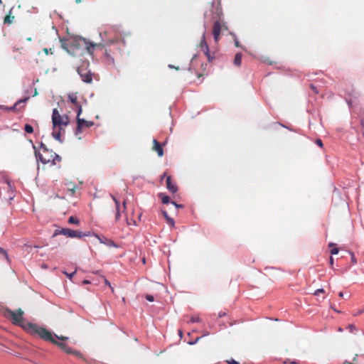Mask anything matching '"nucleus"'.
<instances>
[{
	"mask_svg": "<svg viewBox=\"0 0 364 364\" xmlns=\"http://www.w3.org/2000/svg\"><path fill=\"white\" fill-rule=\"evenodd\" d=\"M27 329L31 333H36L38 334L41 338L50 341L51 343L56 344L63 351L68 353H72L77 356H80V353L74 350L73 348L69 347L67 344L58 342L55 340V338L61 341H66L68 339V337L64 336H58L55 333L49 331L46 328L41 327L36 323H28L27 324Z\"/></svg>",
	"mask_w": 364,
	"mask_h": 364,
	"instance_id": "f257e3e1",
	"label": "nucleus"
},
{
	"mask_svg": "<svg viewBox=\"0 0 364 364\" xmlns=\"http://www.w3.org/2000/svg\"><path fill=\"white\" fill-rule=\"evenodd\" d=\"M97 46V44L82 37L74 38L70 42V47L73 50H86L90 55L93 53L94 48Z\"/></svg>",
	"mask_w": 364,
	"mask_h": 364,
	"instance_id": "f03ea898",
	"label": "nucleus"
},
{
	"mask_svg": "<svg viewBox=\"0 0 364 364\" xmlns=\"http://www.w3.org/2000/svg\"><path fill=\"white\" fill-rule=\"evenodd\" d=\"M23 311L21 309L16 311H12L11 309H6L5 311V316L10 319L12 323L19 326H23Z\"/></svg>",
	"mask_w": 364,
	"mask_h": 364,
	"instance_id": "7ed1b4c3",
	"label": "nucleus"
},
{
	"mask_svg": "<svg viewBox=\"0 0 364 364\" xmlns=\"http://www.w3.org/2000/svg\"><path fill=\"white\" fill-rule=\"evenodd\" d=\"M63 118L64 117L60 114L57 108L53 109L52 112L53 128L55 129L60 126H67L69 123L68 117L66 115L65 116L66 122H64Z\"/></svg>",
	"mask_w": 364,
	"mask_h": 364,
	"instance_id": "20e7f679",
	"label": "nucleus"
},
{
	"mask_svg": "<svg viewBox=\"0 0 364 364\" xmlns=\"http://www.w3.org/2000/svg\"><path fill=\"white\" fill-rule=\"evenodd\" d=\"M60 232H62V235L68 236L71 238H74V237L81 238L82 237L90 236L91 235L90 232H78L76 230H71L70 228H61Z\"/></svg>",
	"mask_w": 364,
	"mask_h": 364,
	"instance_id": "39448f33",
	"label": "nucleus"
},
{
	"mask_svg": "<svg viewBox=\"0 0 364 364\" xmlns=\"http://www.w3.org/2000/svg\"><path fill=\"white\" fill-rule=\"evenodd\" d=\"M77 71L84 82L91 83L92 82V77L90 70H87V69L83 67H79L77 68Z\"/></svg>",
	"mask_w": 364,
	"mask_h": 364,
	"instance_id": "423d86ee",
	"label": "nucleus"
},
{
	"mask_svg": "<svg viewBox=\"0 0 364 364\" xmlns=\"http://www.w3.org/2000/svg\"><path fill=\"white\" fill-rule=\"evenodd\" d=\"M204 27L205 28V26H204ZM201 49L203 50L205 55L208 58V60L209 62L212 61L213 59H214V55H211L210 53V50H209V47L208 46V43L205 41V30L204 31L203 35H202V39H201V42H200V45Z\"/></svg>",
	"mask_w": 364,
	"mask_h": 364,
	"instance_id": "0eeeda50",
	"label": "nucleus"
},
{
	"mask_svg": "<svg viewBox=\"0 0 364 364\" xmlns=\"http://www.w3.org/2000/svg\"><path fill=\"white\" fill-rule=\"evenodd\" d=\"M33 148L35 149V155L37 161H40L43 164H47L51 161L53 156H50V154H42L36 150L35 146H33Z\"/></svg>",
	"mask_w": 364,
	"mask_h": 364,
	"instance_id": "6e6552de",
	"label": "nucleus"
},
{
	"mask_svg": "<svg viewBox=\"0 0 364 364\" xmlns=\"http://www.w3.org/2000/svg\"><path fill=\"white\" fill-rule=\"evenodd\" d=\"M95 236L99 240L100 243L105 245L107 247H118L119 246L112 240L107 239L105 237H100L99 235L95 234Z\"/></svg>",
	"mask_w": 364,
	"mask_h": 364,
	"instance_id": "1a4fd4ad",
	"label": "nucleus"
},
{
	"mask_svg": "<svg viewBox=\"0 0 364 364\" xmlns=\"http://www.w3.org/2000/svg\"><path fill=\"white\" fill-rule=\"evenodd\" d=\"M221 31V25L218 21H216L213 23V35L215 42L218 41L219 36Z\"/></svg>",
	"mask_w": 364,
	"mask_h": 364,
	"instance_id": "9d476101",
	"label": "nucleus"
},
{
	"mask_svg": "<svg viewBox=\"0 0 364 364\" xmlns=\"http://www.w3.org/2000/svg\"><path fill=\"white\" fill-rule=\"evenodd\" d=\"M166 188L172 193H176L178 191V187L171 181V176L166 178Z\"/></svg>",
	"mask_w": 364,
	"mask_h": 364,
	"instance_id": "9b49d317",
	"label": "nucleus"
},
{
	"mask_svg": "<svg viewBox=\"0 0 364 364\" xmlns=\"http://www.w3.org/2000/svg\"><path fill=\"white\" fill-rule=\"evenodd\" d=\"M29 99V97H25L24 99L18 100L16 102V103L11 106L9 107V108H6V111H15L17 109V106L20 105L21 103H25Z\"/></svg>",
	"mask_w": 364,
	"mask_h": 364,
	"instance_id": "f8f14e48",
	"label": "nucleus"
},
{
	"mask_svg": "<svg viewBox=\"0 0 364 364\" xmlns=\"http://www.w3.org/2000/svg\"><path fill=\"white\" fill-rule=\"evenodd\" d=\"M153 143L154 145V149L158 154L159 156H162L164 155V150L162 149V146L159 142H158L156 139L153 140Z\"/></svg>",
	"mask_w": 364,
	"mask_h": 364,
	"instance_id": "ddd939ff",
	"label": "nucleus"
},
{
	"mask_svg": "<svg viewBox=\"0 0 364 364\" xmlns=\"http://www.w3.org/2000/svg\"><path fill=\"white\" fill-rule=\"evenodd\" d=\"M77 123H80L82 127H90L94 125V122L92 121H87L82 118H77Z\"/></svg>",
	"mask_w": 364,
	"mask_h": 364,
	"instance_id": "4468645a",
	"label": "nucleus"
},
{
	"mask_svg": "<svg viewBox=\"0 0 364 364\" xmlns=\"http://www.w3.org/2000/svg\"><path fill=\"white\" fill-rule=\"evenodd\" d=\"M159 197L161 198L163 204H168L171 203L169 196L164 193H159Z\"/></svg>",
	"mask_w": 364,
	"mask_h": 364,
	"instance_id": "2eb2a0df",
	"label": "nucleus"
},
{
	"mask_svg": "<svg viewBox=\"0 0 364 364\" xmlns=\"http://www.w3.org/2000/svg\"><path fill=\"white\" fill-rule=\"evenodd\" d=\"M105 57L106 58V60L107 61V63L114 65V58L110 55V53L106 50L105 53Z\"/></svg>",
	"mask_w": 364,
	"mask_h": 364,
	"instance_id": "dca6fc26",
	"label": "nucleus"
},
{
	"mask_svg": "<svg viewBox=\"0 0 364 364\" xmlns=\"http://www.w3.org/2000/svg\"><path fill=\"white\" fill-rule=\"evenodd\" d=\"M233 63L237 66H240L241 65V63H242V53H236Z\"/></svg>",
	"mask_w": 364,
	"mask_h": 364,
	"instance_id": "f3484780",
	"label": "nucleus"
},
{
	"mask_svg": "<svg viewBox=\"0 0 364 364\" xmlns=\"http://www.w3.org/2000/svg\"><path fill=\"white\" fill-rule=\"evenodd\" d=\"M51 135L55 140L58 141L60 143H63L64 140L61 138L60 132H53Z\"/></svg>",
	"mask_w": 364,
	"mask_h": 364,
	"instance_id": "a211bd4d",
	"label": "nucleus"
},
{
	"mask_svg": "<svg viewBox=\"0 0 364 364\" xmlns=\"http://www.w3.org/2000/svg\"><path fill=\"white\" fill-rule=\"evenodd\" d=\"M41 148L42 149L43 154H50V156H53V151L52 150H49L46 146L43 143H41Z\"/></svg>",
	"mask_w": 364,
	"mask_h": 364,
	"instance_id": "6ab92c4d",
	"label": "nucleus"
},
{
	"mask_svg": "<svg viewBox=\"0 0 364 364\" xmlns=\"http://www.w3.org/2000/svg\"><path fill=\"white\" fill-rule=\"evenodd\" d=\"M12 9H11V10L9 11V14H11ZM14 18V16H11L10 15H7L4 18V23H11Z\"/></svg>",
	"mask_w": 364,
	"mask_h": 364,
	"instance_id": "aec40b11",
	"label": "nucleus"
},
{
	"mask_svg": "<svg viewBox=\"0 0 364 364\" xmlns=\"http://www.w3.org/2000/svg\"><path fill=\"white\" fill-rule=\"evenodd\" d=\"M24 130L26 133L31 134L33 132V127L29 124H26L24 126Z\"/></svg>",
	"mask_w": 364,
	"mask_h": 364,
	"instance_id": "412c9836",
	"label": "nucleus"
},
{
	"mask_svg": "<svg viewBox=\"0 0 364 364\" xmlns=\"http://www.w3.org/2000/svg\"><path fill=\"white\" fill-rule=\"evenodd\" d=\"M68 223L70 224L78 225L80 221L77 218H75L74 216H70L68 219Z\"/></svg>",
	"mask_w": 364,
	"mask_h": 364,
	"instance_id": "4be33fe9",
	"label": "nucleus"
},
{
	"mask_svg": "<svg viewBox=\"0 0 364 364\" xmlns=\"http://www.w3.org/2000/svg\"><path fill=\"white\" fill-rule=\"evenodd\" d=\"M54 157L51 159V163L52 164H55V161H61V156H59L58 154L54 153Z\"/></svg>",
	"mask_w": 364,
	"mask_h": 364,
	"instance_id": "5701e85b",
	"label": "nucleus"
},
{
	"mask_svg": "<svg viewBox=\"0 0 364 364\" xmlns=\"http://www.w3.org/2000/svg\"><path fill=\"white\" fill-rule=\"evenodd\" d=\"M0 254L2 255L6 258L7 262H10V259H9V256L8 253L6 252V251L5 250L1 248V247H0Z\"/></svg>",
	"mask_w": 364,
	"mask_h": 364,
	"instance_id": "b1692460",
	"label": "nucleus"
},
{
	"mask_svg": "<svg viewBox=\"0 0 364 364\" xmlns=\"http://www.w3.org/2000/svg\"><path fill=\"white\" fill-rule=\"evenodd\" d=\"M232 35L235 37V40H234L235 46L236 47L241 48L243 50H245V48L239 42L238 39L236 37V35L235 33H232Z\"/></svg>",
	"mask_w": 364,
	"mask_h": 364,
	"instance_id": "393cba45",
	"label": "nucleus"
},
{
	"mask_svg": "<svg viewBox=\"0 0 364 364\" xmlns=\"http://www.w3.org/2000/svg\"><path fill=\"white\" fill-rule=\"evenodd\" d=\"M82 127H83L82 126V124L80 123H77V126L75 131V134L78 135L79 134H80L82 132Z\"/></svg>",
	"mask_w": 364,
	"mask_h": 364,
	"instance_id": "a878e982",
	"label": "nucleus"
},
{
	"mask_svg": "<svg viewBox=\"0 0 364 364\" xmlns=\"http://www.w3.org/2000/svg\"><path fill=\"white\" fill-rule=\"evenodd\" d=\"M111 197H112L113 201L114 202L116 209H120L119 201L114 196L111 195Z\"/></svg>",
	"mask_w": 364,
	"mask_h": 364,
	"instance_id": "bb28decb",
	"label": "nucleus"
},
{
	"mask_svg": "<svg viewBox=\"0 0 364 364\" xmlns=\"http://www.w3.org/2000/svg\"><path fill=\"white\" fill-rule=\"evenodd\" d=\"M191 323H199L201 322V319L198 316H192L190 320Z\"/></svg>",
	"mask_w": 364,
	"mask_h": 364,
	"instance_id": "cd10ccee",
	"label": "nucleus"
},
{
	"mask_svg": "<svg viewBox=\"0 0 364 364\" xmlns=\"http://www.w3.org/2000/svg\"><path fill=\"white\" fill-rule=\"evenodd\" d=\"M166 220L167 223L168 225H170L171 227L175 226V221L172 218L168 217V218L166 219Z\"/></svg>",
	"mask_w": 364,
	"mask_h": 364,
	"instance_id": "c85d7f7f",
	"label": "nucleus"
},
{
	"mask_svg": "<svg viewBox=\"0 0 364 364\" xmlns=\"http://www.w3.org/2000/svg\"><path fill=\"white\" fill-rule=\"evenodd\" d=\"M76 273V270L74 271L73 272H71V273H68L67 272L65 271H63V274H64L65 275H66V277L68 278H69L70 279H71L73 278V277L75 275V274Z\"/></svg>",
	"mask_w": 364,
	"mask_h": 364,
	"instance_id": "c756f323",
	"label": "nucleus"
},
{
	"mask_svg": "<svg viewBox=\"0 0 364 364\" xmlns=\"http://www.w3.org/2000/svg\"><path fill=\"white\" fill-rule=\"evenodd\" d=\"M69 187H68V190L72 192V193H74L75 192V190L76 188H77V186L76 185H74V184H68Z\"/></svg>",
	"mask_w": 364,
	"mask_h": 364,
	"instance_id": "7c9ffc66",
	"label": "nucleus"
},
{
	"mask_svg": "<svg viewBox=\"0 0 364 364\" xmlns=\"http://www.w3.org/2000/svg\"><path fill=\"white\" fill-rule=\"evenodd\" d=\"M120 209H116V213H115V220L118 221L120 218Z\"/></svg>",
	"mask_w": 364,
	"mask_h": 364,
	"instance_id": "2f4dec72",
	"label": "nucleus"
},
{
	"mask_svg": "<svg viewBox=\"0 0 364 364\" xmlns=\"http://www.w3.org/2000/svg\"><path fill=\"white\" fill-rule=\"evenodd\" d=\"M171 203L172 205H173L176 208H183V205H181V204H178L175 201H171Z\"/></svg>",
	"mask_w": 364,
	"mask_h": 364,
	"instance_id": "473e14b6",
	"label": "nucleus"
},
{
	"mask_svg": "<svg viewBox=\"0 0 364 364\" xmlns=\"http://www.w3.org/2000/svg\"><path fill=\"white\" fill-rule=\"evenodd\" d=\"M146 299L147 301H150V302H152V301H154V296H153L152 295H151V294H147V295L146 296Z\"/></svg>",
	"mask_w": 364,
	"mask_h": 364,
	"instance_id": "72a5a7b5",
	"label": "nucleus"
},
{
	"mask_svg": "<svg viewBox=\"0 0 364 364\" xmlns=\"http://www.w3.org/2000/svg\"><path fill=\"white\" fill-rule=\"evenodd\" d=\"M338 253V248L334 247L331 250V255H337Z\"/></svg>",
	"mask_w": 364,
	"mask_h": 364,
	"instance_id": "f704fd0d",
	"label": "nucleus"
},
{
	"mask_svg": "<svg viewBox=\"0 0 364 364\" xmlns=\"http://www.w3.org/2000/svg\"><path fill=\"white\" fill-rule=\"evenodd\" d=\"M62 235V232H60V229H56L55 231H54V233L53 234V237H56L57 235Z\"/></svg>",
	"mask_w": 364,
	"mask_h": 364,
	"instance_id": "c9c22d12",
	"label": "nucleus"
},
{
	"mask_svg": "<svg viewBox=\"0 0 364 364\" xmlns=\"http://www.w3.org/2000/svg\"><path fill=\"white\" fill-rule=\"evenodd\" d=\"M69 99H70V102L74 104L77 102V97L76 96L70 95Z\"/></svg>",
	"mask_w": 364,
	"mask_h": 364,
	"instance_id": "e433bc0d",
	"label": "nucleus"
},
{
	"mask_svg": "<svg viewBox=\"0 0 364 364\" xmlns=\"http://www.w3.org/2000/svg\"><path fill=\"white\" fill-rule=\"evenodd\" d=\"M350 255H351V262L353 264H356L357 263V261H356V259H355V257L354 255V254L353 252H350Z\"/></svg>",
	"mask_w": 364,
	"mask_h": 364,
	"instance_id": "4c0bfd02",
	"label": "nucleus"
},
{
	"mask_svg": "<svg viewBox=\"0 0 364 364\" xmlns=\"http://www.w3.org/2000/svg\"><path fill=\"white\" fill-rule=\"evenodd\" d=\"M310 87H311V90H312L315 93H316V94H317V93H318V90H317L316 87L314 84H311V85H310Z\"/></svg>",
	"mask_w": 364,
	"mask_h": 364,
	"instance_id": "58836bf2",
	"label": "nucleus"
},
{
	"mask_svg": "<svg viewBox=\"0 0 364 364\" xmlns=\"http://www.w3.org/2000/svg\"><path fill=\"white\" fill-rule=\"evenodd\" d=\"M228 364H240L239 362L235 360L234 359H231L226 361Z\"/></svg>",
	"mask_w": 364,
	"mask_h": 364,
	"instance_id": "ea45409f",
	"label": "nucleus"
},
{
	"mask_svg": "<svg viewBox=\"0 0 364 364\" xmlns=\"http://www.w3.org/2000/svg\"><path fill=\"white\" fill-rule=\"evenodd\" d=\"M43 52L47 55L49 53L53 54V50L51 48H44Z\"/></svg>",
	"mask_w": 364,
	"mask_h": 364,
	"instance_id": "a19ab883",
	"label": "nucleus"
},
{
	"mask_svg": "<svg viewBox=\"0 0 364 364\" xmlns=\"http://www.w3.org/2000/svg\"><path fill=\"white\" fill-rule=\"evenodd\" d=\"M324 292V289L321 288V289H318L315 291L314 292V295H318L319 293H323Z\"/></svg>",
	"mask_w": 364,
	"mask_h": 364,
	"instance_id": "79ce46f5",
	"label": "nucleus"
},
{
	"mask_svg": "<svg viewBox=\"0 0 364 364\" xmlns=\"http://www.w3.org/2000/svg\"><path fill=\"white\" fill-rule=\"evenodd\" d=\"M346 100L349 107L350 108L353 105V101L351 99H346Z\"/></svg>",
	"mask_w": 364,
	"mask_h": 364,
	"instance_id": "37998d69",
	"label": "nucleus"
},
{
	"mask_svg": "<svg viewBox=\"0 0 364 364\" xmlns=\"http://www.w3.org/2000/svg\"><path fill=\"white\" fill-rule=\"evenodd\" d=\"M316 144L319 146L320 147L323 146V142L320 139H316Z\"/></svg>",
	"mask_w": 364,
	"mask_h": 364,
	"instance_id": "c03bdc74",
	"label": "nucleus"
},
{
	"mask_svg": "<svg viewBox=\"0 0 364 364\" xmlns=\"http://www.w3.org/2000/svg\"><path fill=\"white\" fill-rule=\"evenodd\" d=\"M161 214L164 215V217L165 218V219L168 218L169 216L167 213V212L164 210H161Z\"/></svg>",
	"mask_w": 364,
	"mask_h": 364,
	"instance_id": "a18cd8bd",
	"label": "nucleus"
},
{
	"mask_svg": "<svg viewBox=\"0 0 364 364\" xmlns=\"http://www.w3.org/2000/svg\"><path fill=\"white\" fill-rule=\"evenodd\" d=\"M103 279H104L105 284L112 289L110 282L105 277H103Z\"/></svg>",
	"mask_w": 364,
	"mask_h": 364,
	"instance_id": "49530a36",
	"label": "nucleus"
},
{
	"mask_svg": "<svg viewBox=\"0 0 364 364\" xmlns=\"http://www.w3.org/2000/svg\"><path fill=\"white\" fill-rule=\"evenodd\" d=\"M81 113H82V107H81V106H79L78 110H77V119L80 118V115Z\"/></svg>",
	"mask_w": 364,
	"mask_h": 364,
	"instance_id": "de8ad7c7",
	"label": "nucleus"
},
{
	"mask_svg": "<svg viewBox=\"0 0 364 364\" xmlns=\"http://www.w3.org/2000/svg\"><path fill=\"white\" fill-rule=\"evenodd\" d=\"M199 339H200V338H197L195 341H192L189 342L188 343L190 345H194L198 341Z\"/></svg>",
	"mask_w": 364,
	"mask_h": 364,
	"instance_id": "09e8293b",
	"label": "nucleus"
},
{
	"mask_svg": "<svg viewBox=\"0 0 364 364\" xmlns=\"http://www.w3.org/2000/svg\"><path fill=\"white\" fill-rule=\"evenodd\" d=\"M6 108H9V107L4 106V105H0V110H5Z\"/></svg>",
	"mask_w": 364,
	"mask_h": 364,
	"instance_id": "8fccbe9b",
	"label": "nucleus"
},
{
	"mask_svg": "<svg viewBox=\"0 0 364 364\" xmlns=\"http://www.w3.org/2000/svg\"><path fill=\"white\" fill-rule=\"evenodd\" d=\"M225 315V312H222V311L218 314V316L220 318L224 316Z\"/></svg>",
	"mask_w": 364,
	"mask_h": 364,
	"instance_id": "3c124183",
	"label": "nucleus"
},
{
	"mask_svg": "<svg viewBox=\"0 0 364 364\" xmlns=\"http://www.w3.org/2000/svg\"><path fill=\"white\" fill-rule=\"evenodd\" d=\"M265 270L267 271H272V270H276L274 267H266Z\"/></svg>",
	"mask_w": 364,
	"mask_h": 364,
	"instance_id": "603ef678",
	"label": "nucleus"
},
{
	"mask_svg": "<svg viewBox=\"0 0 364 364\" xmlns=\"http://www.w3.org/2000/svg\"><path fill=\"white\" fill-rule=\"evenodd\" d=\"M90 282L89 280H87V279H85V280H83V282H82V284H90Z\"/></svg>",
	"mask_w": 364,
	"mask_h": 364,
	"instance_id": "864d4df0",
	"label": "nucleus"
},
{
	"mask_svg": "<svg viewBox=\"0 0 364 364\" xmlns=\"http://www.w3.org/2000/svg\"><path fill=\"white\" fill-rule=\"evenodd\" d=\"M58 128H59V132H60V133L61 132H63H63H65V129L62 127V126L58 127Z\"/></svg>",
	"mask_w": 364,
	"mask_h": 364,
	"instance_id": "5fc2aeb1",
	"label": "nucleus"
},
{
	"mask_svg": "<svg viewBox=\"0 0 364 364\" xmlns=\"http://www.w3.org/2000/svg\"><path fill=\"white\" fill-rule=\"evenodd\" d=\"M363 313H364V309H363L360 310V311L358 312V314H356L355 315H358V314H363Z\"/></svg>",
	"mask_w": 364,
	"mask_h": 364,
	"instance_id": "6e6d98bb",
	"label": "nucleus"
},
{
	"mask_svg": "<svg viewBox=\"0 0 364 364\" xmlns=\"http://www.w3.org/2000/svg\"><path fill=\"white\" fill-rule=\"evenodd\" d=\"M126 210V201L123 202V211Z\"/></svg>",
	"mask_w": 364,
	"mask_h": 364,
	"instance_id": "4d7b16f0",
	"label": "nucleus"
},
{
	"mask_svg": "<svg viewBox=\"0 0 364 364\" xmlns=\"http://www.w3.org/2000/svg\"><path fill=\"white\" fill-rule=\"evenodd\" d=\"M41 267H42V268H43V269H46V268H48V266H47V264H43L41 265Z\"/></svg>",
	"mask_w": 364,
	"mask_h": 364,
	"instance_id": "13d9d810",
	"label": "nucleus"
},
{
	"mask_svg": "<svg viewBox=\"0 0 364 364\" xmlns=\"http://www.w3.org/2000/svg\"><path fill=\"white\" fill-rule=\"evenodd\" d=\"M168 67H169L170 68H176V69L178 70V68H176L175 66H173V65H168Z\"/></svg>",
	"mask_w": 364,
	"mask_h": 364,
	"instance_id": "bf43d9fd",
	"label": "nucleus"
},
{
	"mask_svg": "<svg viewBox=\"0 0 364 364\" xmlns=\"http://www.w3.org/2000/svg\"><path fill=\"white\" fill-rule=\"evenodd\" d=\"M338 296L340 297H343V293L342 291L339 292Z\"/></svg>",
	"mask_w": 364,
	"mask_h": 364,
	"instance_id": "052dcab7",
	"label": "nucleus"
},
{
	"mask_svg": "<svg viewBox=\"0 0 364 364\" xmlns=\"http://www.w3.org/2000/svg\"><path fill=\"white\" fill-rule=\"evenodd\" d=\"M178 335L180 337H182L183 333L181 330L178 331Z\"/></svg>",
	"mask_w": 364,
	"mask_h": 364,
	"instance_id": "680f3d73",
	"label": "nucleus"
},
{
	"mask_svg": "<svg viewBox=\"0 0 364 364\" xmlns=\"http://www.w3.org/2000/svg\"><path fill=\"white\" fill-rule=\"evenodd\" d=\"M360 123H361V124H362V125H363V126H364V118H362V119H360Z\"/></svg>",
	"mask_w": 364,
	"mask_h": 364,
	"instance_id": "e2e57ef3",
	"label": "nucleus"
},
{
	"mask_svg": "<svg viewBox=\"0 0 364 364\" xmlns=\"http://www.w3.org/2000/svg\"><path fill=\"white\" fill-rule=\"evenodd\" d=\"M330 262L331 264H333V259L332 257H330Z\"/></svg>",
	"mask_w": 364,
	"mask_h": 364,
	"instance_id": "0e129e2a",
	"label": "nucleus"
},
{
	"mask_svg": "<svg viewBox=\"0 0 364 364\" xmlns=\"http://www.w3.org/2000/svg\"><path fill=\"white\" fill-rule=\"evenodd\" d=\"M196 57H197V54H194L191 59V61H193L195 58H196Z\"/></svg>",
	"mask_w": 364,
	"mask_h": 364,
	"instance_id": "69168bd1",
	"label": "nucleus"
},
{
	"mask_svg": "<svg viewBox=\"0 0 364 364\" xmlns=\"http://www.w3.org/2000/svg\"><path fill=\"white\" fill-rule=\"evenodd\" d=\"M291 364H297V362L296 360H293L290 362Z\"/></svg>",
	"mask_w": 364,
	"mask_h": 364,
	"instance_id": "338daca9",
	"label": "nucleus"
},
{
	"mask_svg": "<svg viewBox=\"0 0 364 364\" xmlns=\"http://www.w3.org/2000/svg\"><path fill=\"white\" fill-rule=\"evenodd\" d=\"M165 176H166V173H164L161 176V180H162V179H164V178Z\"/></svg>",
	"mask_w": 364,
	"mask_h": 364,
	"instance_id": "774afa93",
	"label": "nucleus"
}]
</instances>
